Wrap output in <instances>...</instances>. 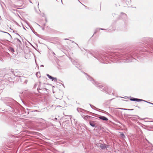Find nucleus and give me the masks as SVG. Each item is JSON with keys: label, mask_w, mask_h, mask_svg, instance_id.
I'll return each instance as SVG.
<instances>
[{"label": "nucleus", "mask_w": 153, "mask_h": 153, "mask_svg": "<svg viewBox=\"0 0 153 153\" xmlns=\"http://www.w3.org/2000/svg\"><path fill=\"white\" fill-rule=\"evenodd\" d=\"M140 51L142 52L140 50H138L121 53L114 52H111L109 53L105 52L100 53L96 52L94 54L90 53L89 54L102 63L107 64L109 63L108 61V59L114 63H127L135 59L134 58L135 56H137V57L140 56V54L139 53Z\"/></svg>", "instance_id": "f257e3e1"}, {"label": "nucleus", "mask_w": 153, "mask_h": 153, "mask_svg": "<svg viewBox=\"0 0 153 153\" xmlns=\"http://www.w3.org/2000/svg\"><path fill=\"white\" fill-rule=\"evenodd\" d=\"M86 77L88 80L90 81L95 86L97 87L98 88L100 89L102 91L105 92L107 94L110 95L111 94L112 91L111 89L108 87L103 88V86H102L101 83H99L97 81H96L90 76L87 75Z\"/></svg>", "instance_id": "f03ea898"}, {"label": "nucleus", "mask_w": 153, "mask_h": 153, "mask_svg": "<svg viewBox=\"0 0 153 153\" xmlns=\"http://www.w3.org/2000/svg\"><path fill=\"white\" fill-rule=\"evenodd\" d=\"M20 107V105L16 101L14 100L13 99L10 98V112H12L14 114H20V110L19 108Z\"/></svg>", "instance_id": "7ed1b4c3"}, {"label": "nucleus", "mask_w": 153, "mask_h": 153, "mask_svg": "<svg viewBox=\"0 0 153 153\" xmlns=\"http://www.w3.org/2000/svg\"><path fill=\"white\" fill-rule=\"evenodd\" d=\"M142 41L143 42L148 44L150 48L146 51H149V49L151 52H153V38L149 37H144L142 39Z\"/></svg>", "instance_id": "20e7f679"}, {"label": "nucleus", "mask_w": 153, "mask_h": 153, "mask_svg": "<svg viewBox=\"0 0 153 153\" xmlns=\"http://www.w3.org/2000/svg\"><path fill=\"white\" fill-rule=\"evenodd\" d=\"M45 85L44 83H42L40 82H39V87L37 88V90L38 91L39 90H41L45 89V90L46 91L47 89L45 88Z\"/></svg>", "instance_id": "39448f33"}, {"label": "nucleus", "mask_w": 153, "mask_h": 153, "mask_svg": "<svg viewBox=\"0 0 153 153\" xmlns=\"http://www.w3.org/2000/svg\"><path fill=\"white\" fill-rule=\"evenodd\" d=\"M2 101L7 106H10V99L8 97H5L2 99Z\"/></svg>", "instance_id": "423d86ee"}, {"label": "nucleus", "mask_w": 153, "mask_h": 153, "mask_svg": "<svg viewBox=\"0 0 153 153\" xmlns=\"http://www.w3.org/2000/svg\"><path fill=\"white\" fill-rule=\"evenodd\" d=\"M11 70V71L10 72V78L11 79V77L13 76L18 77H20V76L18 74V73L15 71H13L12 70Z\"/></svg>", "instance_id": "0eeeda50"}, {"label": "nucleus", "mask_w": 153, "mask_h": 153, "mask_svg": "<svg viewBox=\"0 0 153 153\" xmlns=\"http://www.w3.org/2000/svg\"><path fill=\"white\" fill-rule=\"evenodd\" d=\"M99 147L102 150H105L108 147V146L105 144L100 143Z\"/></svg>", "instance_id": "6e6552de"}, {"label": "nucleus", "mask_w": 153, "mask_h": 153, "mask_svg": "<svg viewBox=\"0 0 153 153\" xmlns=\"http://www.w3.org/2000/svg\"><path fill=\"white\" fill-rule=\"evenodd\" d=\"M46 75H47V76L48 77L49 79H50L52 80V81H54L55 82H57V79L56 78L53 77L52 76H51V75H49V74H46Z\"/></svg>", "instance_id": "1a4fd4ad"}, {"label": "nucleus", "mask_w": 153, "mask_h": 153, "mask_svg": "<svg viewBox=\"0 0 153 153\" xmlns=\"http://www.w3.org/2000/svg\"><path fill=\"white\" fill-rule=\"evenodd\" d=\"M130 100L131 101H136L137 102H140L142 101L141 100V99L136 98L133 97H130Z\"/></svg>", "instance_id": "9d476101"}, {"label": "nucleus", "mask_w": 153, "mask_h": 153, "mask_svg": "<svg viewBox=\"0 0 153 153\" xmlns=\"http://www.w3.org/2000/svg\"><path fill=\"white\" fill-rule=\"evenodd\" d=\"M99 118L104 121H107L108 120L107 118L104 116H100L99 117Z\"/></svg>", "instance_id": "9b49d317"}, {"label": "nucleus", "mask_w": 153, "mask_h": 153, "mask_svg": "<svg viewBox=\"0 0 153 153\" xmlns=\"http://www.w3.org/2000/svg\"><path fill=\"white\" fill-rule=\"evenodd\" d=\"M3 57H7L8 59L10 55L8 53L6 52H4L3 54Z\"/></svg>", "instance_id": "f8f14e48"}, {"label": "nucleus", "mask_w": 153, "mask_h": 153, "mask_svg": "<svg viewBox=\"0 0 153 153\" xmlns=\"http://www.w3.org/2000/svg\"><path fill=\"white\" fill-rule=\"evenodd\" d=\"M120 17L122 19H126L127 18V16L125 13H121Z\"/></svg>", "instance_id": "ddd939ff"}, {"label": "nucleus", "mask_w": 153, "mask_h": 153, "mask_svg": "<svg viewBox=\"0 0 153 153\" xmlns=\"http://www.w3.org/2000/svg\"><path fill=\"white\" fill-rule=\"evenodd\" d=\"M10 77V75L8 74H4L3 77L4 79H8V81H9V78Z\"/></svg>", "instance_id": "4468645a"}, {"label": "nucleus", "mask_w": 153, "mask_h": 153, "mask_svg": "<svg viewBox=\"0 0 153 153\" xmlns=\"http://www.w3.org/2000/svg\"><path fill=\"white\" fill-rule=\"evenodd\" d=\"M35 95L32 94H30L28 96V98L32 100H33L34 99Z\"/></svg>", "instance_id": "2eb2a0df"}, {"label": "nucleus", "mask_w": 153, "mask_h": 153, "mask_svg": "<svg viewBox=\"0 0 153 153\" xmlns=\"http://www.w3.org/2000/svg\"><path fill=\"white\" fill-rule=\"evenodd\" d=\"M89 124L91 126L93 127H94L95 126L94 122L93 121H91L89 122Z\"/></svg>", "instance_id": "dca6fc26"}, {"label": "nucleus", "mask_w": 153, "mask_h": 153, "mask_svg": "<svg viewBox=\"0 0 153 153\" xmlns=\"http://www.w3.org/2000/svg\"><path fill=\"white\" fill-rule=\"evenodd\" d=\"M75 65V66L77 68H78L79 69L80 66L79 65V64H77V63H76V62H72Z\"/></svg>", "instance_id": "f3484780"}, {"label": "nucleus", "mask_w": 153, "mask_h": 153, "mask_svg": "<svg viewBox=\"0 0 153 153\" xmlns=\"http://www.w3.org/2000/svg\"><path fill=\"white\" fill-rule=\"evenodd\" d=\"M99 29V28H97L95 29V32H94V34L91 37L93 36L98 31V30H100Z\"/></svg>", "instance_id": "a211bd4d"}, {"label": "nucleus", "mask_w": 153, "mask_h": 153, "mask_svg": "<svg viewBox=\"0 0 153 153\" xmlns=\"http://www.w3.org/2000/svg\"><path fill=\"white\" fill-rule=\"evenodd\" d=\"M10 52H11L13 54V53L15 52L14 49L11 47H10Z\"/></svg>", "instance_id": "6ab92c4d"}, {"label": "nucleus", "mask_w": 153, "mask_h": 153, "mask_svg": "<svg viewBox=\"0 0 153 153\" xmlns=\"http://www.w3.org/2000/svg\"><path fill=\"white\" fill-rule=\"evenodd\" d=\"M0 32L4 33L7 34V35H10V33H8L6 32L5 31H3L1 29H0Z\"/></svg>", "instance_id": "aec40b11"}, {"label": "nucleus", "mask_w": 153, "mask_h": 153, "mask_svg": "<svg viewBox=\"0 0 153 153\" xmlns=\"http://www.w3.org/2000/svg\"><path fill=\"white\" fill-rule=\"evenodd\" d=\"M120 136L123 138H124L125 137V136L123 132L121 133L120 134Z\"/></svg>", "instance_id": "412c9836"}, {"label": "nucleus", "mask_w": 153, "mask_h": 153, "mask_svg": "<svg viewBox=\"0 0 153 153\" xmlns=\"http://www.w3.org/2000/svg\"><path fill=\"white\" fill-rule=\"evenodd\" d=\"M118 109H122V110H133V109H125V108H119Z\"/></svg>", "instance_id": "4be33fe9"}, {"label": "nucleus", "mask_w": 153, "mask_h": 153, "mask_svg": "<svg viewBox=\"0 0 153 153\" xmlns=\"http://www.w3.org/2000/svg\"><path fill=\"white\" fill-rule=\"evenodd\" d=\"M4 88V86L3 85V84H2L1 86H0V90H2Z\"/></svg>", "instance_id": "5701e85b"}, {"label": "nucleus", "mask_w": 153, "mask_h": 153, "mask_svg": "<svg viewBox=\"0 0 153 153\" xmlns=\"http://www.w3.org/2000/svg\"><path fill=\"white\" fill-rule=\"evenodd\" d=\"M131 2V0H126V3L127 4H129Z\"/></svg>", "instance_id": "b1692460"}, {"label": "nucleus", "mask_w": 153, "mask_h": 153, "mask_svg": "<svg viewBox=\"0 0 153 153\" xmlns=\"http://www.w3.org/2000/svg\"><path fill=\"white\" fill-rule=\"evenodd\" d=\"M3 74L2 73V71H1V70H0V75L1 76H0V77H1L3 76Z\"/></svg>", "instance_id": "393cba45"}, {"label": "nucleus", "mask_w": 153, "mask_h": 153, "mask_svg": "<svg viewBox=\"0 0 153 153\" xmlns=\"http://www.w3.org/2000/svg\"><path fill=\"white\" fill-rule=\"evenodd\" d=\"M9 113H5L4 116L6 117H8L9 116Z\"/></svg>", "instance_id": "a878e982"}, {"label": "nucleus", "mask_w": 153, "mask_h": 153, "mask_svg": "<svg viewBox=\"0 0 153 153\" xmlns=\"http://www.w3.org/2000/svg\"><path fill=\"white\" fill-rule=\"evenodd\" d=\"M141 100H142L141 101H144V102H147V103H148V102H148L147 101H146V100H142V99H141Z\"/></svg>", "instance_id": "bb28decb"}, {"label": "nucleus", "mask_w": 153, "mask_h": 153, "mask_svg": "<svg viewBox=\"0 0 153 153\" xmlns=\"http://www.w3.org/2000/svg\"><path fill=\"white\" fill-rule=\"evenodd\" d=\"M17 39L19 42H20V43H21V41L19 39Z\"/></svg>", "instance_id": "cd10ccee"}, {"label": "nucleus", "mask_w": 153, "mask_h": 153, "mask_svg": "<svg viewBox=\"0 0 153 153\" xmlns=\"http://www.w3.org/2000/svg\"><path fill=\"white\" fill-rule=\"evenodd\" d=\"M99 30H106V29H105L102 28H99Z\"/></svg>", "instance_id": "c85d7f7f"}, {"label": "nucleus", "mask_w": 153, "mask_h": 153, "mask_svg": "<svg viewBox=\"0 0 153 153\" xmlns=\"http://www.w3.org/2000/svg\"><path fill=\"white\" fill-rule=\"evenodd\" d=\"M150 152V153H153V149H151V151Z\"/></svg>", "instance_id": "c756f323"}, {"label": "nucleus", "mask_w": 153, "mask_h": 153, "mask_svg": "<svg viewBox=\"0 0 153 153\" xmlns=\"http://www.w3.org/2000/svg\"><path fill=\"white\" fill-rule=\"evenodd\" d=\"M6 146L8 148H9L10 147V146H9V144H8L7 145H6Z\"/></svg>", "instance_id": "7c9ffc66"}, {"label": "nucleus", "mask_w": 153, "mask_h": 153, "mask_svg": "<svg viewBox=\"0 0 153 153\" xmlns=\"http://www.w3.org/2000/svg\"><path fill=\"white\" fill-rule=\"evenodd\" d=\"M134 116V115H130V114H128V116Z\"/></svg>", "instance_id": "2f4dec72"}, {"label": "nucleus", "mask_w": 153, "mask_h": 153, "mask_svg": "<svg viewBox=\"0 0 153 153\" xmlns=\"http://www.w3.org/2000/svg\"><path fill=\"white\" fill-rule=\"evenodd\" d=\"M148 103H149V104H150L153 105V103H152V102H148Z\"/></svg>", "instance_id": "473e14b6"}, {"label": "nucleus", "mask_w": 153, "mask_h": 153, "mask_svg": "<svg viewBox=\"0 0 153 153\" xmlns=\"http://www.w3.org/2000/svg\"><path fill=\"white\" fill-rule=\"evenodd\" d=\"M89 105H90V106L91 107V108H93V109H94V108L92 107L93 105H92L91 104H89Z\"/></svg>", "instance_id": "72a5a7b5"}, {"label": "nucleus", "mask_w": 153, "mask_h": 153, "mask_svg": "<svg viewBox=\"0 0 153 153\" xmlns=\"http://www.w3.org/2000/svg\"><path fill=\"white\" fill-rule=\"evenodd\" d=\"M2 83V81H0V84H1Z\"/></svg>", "instance_id": "f704fd0d"}, {"label": "nucleus", "mask_w": 153, "mask_h": 153, "mask_svg": "<svg viewBox=\"0 0 153 153\" xmlns=\"http://www.w3.org/2000/svg\"><path fill=\"white\" fill-rule=\"evenodd\" d=\"M57 120V118H55L54 119V121H55L56 120Z\"/></svg>", "instance_id": "c9c22d12"}, {"label": "nucleus", "mask_w": 153, "mask_h": 153, "mask_svg": "<svg viewBox=\"0 0 153 153\" xmlns=\"http://www.w3.org/2000/svg\"><path fill=\"white\" fill-rule=\"evenodd\" d=\"M41 67H44V65H41V66H40Z\"/></svg>", "instance_id": "e433bc0d"}, {"label": "nucleus", "mask_w": 153, "mask_h": 153, "mask_svg": "<svg viewBox=\"0 0 153 153\" xmlns=\"http://www.w3.org/2000/svg\"><path fill=\"white\" fill-rule=\"evenodd\" d=\"M25 113H27V114H29V112H26V111H25Z\"/></svg>", "instance_id": "4c0bfd02"}, {"label": "nucleus", "mask_w": 153, "mask_h": 153, "mask_svg": "<svg viewBox=\"0 0 153 153\" xmlns=\"http://www.w3.org/2000/svg\"><path fill=\"white\" fill-rule=\"evenodd\" d=\"M92 107H93V108H96L94 106H93V105L92 106Z\"/></svg>", "instance_id": "58836bf2"}, {"label": "nucleus", "mask_w": 153, "mask_h": 153, "mask_svg": "<svg viewBox=\"0 0 153 153\" xmlns=\"http://www.w3.org/2000/svg\"><path fill=\"white\" fill-rule=\"evenodd\" d=\"M36 84H35L34 85V86L35 87H36Z\"/></svg>", "instance_id": "ea45409f"}, {"label": "nucleus", "mask_w": 153, "mask_h": 153, "mask_svg": "<svg viewBox=\"0 0 153 153\" xmlns=\"http://www.w3.org/2000/svg\"><path fill=\"white\" fill-rule=\"evenodd\" d=\"M45 21H46V22H47V20L46 18L45 19Z\"/></svg>", "instance_id": "a19ab883"}, {"label": "nucleus", "mask_w": 153, "mask_h": 153, "mask_svg": "<svg viewBox=\"0 0 153 153\" xmlns=\"http://www.w3.org/2000/svg\"><path fill=\"white\" fill-rule=\"evenodd\" d=\"M114 15H115V13H114V14H112V15L114 16Z\"/></svg>", "instance_id": "79ce46f5"}, {"label": "nucleus", "mask_w": 153, "mask_h": 153, "mask_svg": "<svg viewBox=\"0 0 153 153\" xmlns=\"http://www.w3.org/2000/svg\"><path fill=\"white\" fill-rule=\"evenodd\" d=\"M61 2H62V4H63L62 0H61Z\"/></svg>", "instance_id": "37998d69"}, {"label": "nucleus", "mask_w": 153, "mask_h": 153, "mask_svg": "<svg viewBox=\"0 0 153 153\" xmlns=\"http://www.w3.org/2000/svg\"><path fill=\"white\" fill-rule=\"evenodd\" d=\"M76 45H77V46H78V47H79L78 45L77 44H76Z\"/></svg>", "instance_id": "c03bdc74"}, {"label": "nucleus", "mask_w": 153, "mask_h": 153, "mask_svg": "<svg viewBox=\"0 0 153 153\" xmlns=\"http://www.w3.org/2000/svg\"><path fill=\"white\" fill-rule=\"evenodd\" d=\"M38 73H37L36 74V75L37 76V74H38Z\"/></svg>", "instance_id": "a18cd8bd"}, {"label": "nucleus", "mask_w": 153, "mask_h": 153, "mask_svg": "<svg viewBox=\"0 0 153 153\" xmlns=\"http://www.w3.org/2000/svg\"><path fill=\"white\" fill-rule=\"evenodd\" d=\"M114 99V98H112V99H111V100H113Z\"/></svg>", "instance_id": "49530a36"}, {"label": "nucleus", "mask_w": 153, "mask_h": 153, "mask_svg": "<svg viewBox=\"0 0 153 153\" xmlns=\"http://www.w3.org/2000/svg\"><path fill=\"white\" fill-rule=\"evenodd\" d=\"M112 94H113V95H114V93H112Z\"/></svg>", "instance_id": "de8ad7c7"}, {"label": "nucleus", "mask_w": 153, "mask_h": 153, "mask_svg": "<svg viewBox=\"0 0 153 153\" xmlns=\"http://www.w3.org/2000/svg\"><path fill=\"white\" fill-rule=\"evenodd\" d=\"M7 27H9V26L8 25H7Z\"/></svg>", "instance_id": "09e8293b"}, {"label": "nucleus", "mask_w": 153, "mask_h": 153, "mask_svg": "<svg viewBox=\"0 0 153 153\" xmlns=\"http://www.w3.org/2000/svg\"><path fill=\"white\" fill-rule=\"evenodd\" d=\"M10 36L11 38H12V36H11V35H10Z\"/></svg>", "instance_id": "8fccbe9b"}, {"label": "nucleus", "mask_w": 153, "mask_h": 153, "mask_svg": "<svg viewBox=\"0 0 153 153\" xmlns=\"http://www.w3.org/2000/svg\"><path fill=\"white\" fill-rule=\"evenodd\" d=\"M39 93H41V92H40V91H39Z\"/></svg>", "instance_id": "3c124183"}, {"label": "nucleus", "mask_w": 153, "mask_h": 153, "mask_svg": "<svg viewBox=\"0 0 153 153\" xmlns=\"http://www.w3.org/2000/svg\"><path fill=\"white\" fill-rule=\"evenodd\" d=\"M53 54H55V53L54 52H53Z\"/></svg>", "instance_id": "603ef678"}, {"label": "nucleus", "mask_w": 153, "mask_h": 153, "mask_svg": "<svg viewBox=\"0 0 153 153\" xmlns=\"http://www.w3.org/2000/svg\"><path fill=\"white\" fill-rule=\"evenodd\" d=\"M64 86V85L63 84H62Z\"/></svg>", "instance_id": "864d4df0"}, {"label": "nucleus", "mask_w": 153, "mask_h": 153, "mask_svg": "<svg viewBox=\"0 0 153 153\" xmlns=\"http://www.w3.org/2000/svg\"><path fill=\"white\" fill-rule=\"evenodd\" d=\"M9 48H8V49L9 50Z\"/></svg>", "instance_id": "5fc2aeb1"}, {"label": "nucleus", "mask_w": 153, "mask_h": 153, "mask_svg": "<svg viewBox=\"0 0 153 153\" xmlns=\"http://www.w3.org/2000/svg\"><path fill=\"white\" fill-rule=\"evenodd\" d=\"M31 30H32V31H33V30H32V29H31Z\"/></svg>", "instance_id": "6e6d98bb"}, {"label": "nucleus", "mask_w": 153, "mask_h": 153, "mask_svg": "<svg viewBox=\"0 0 153 153\" xmlns=\"http://www.w3.org/2000/svg\"><path fill=\"white\" fill-rule=\"evenodd\" d=\"M31 30H32V31H33V30H32V29H31Z\"/></svg>", "instance_id": "4d7b16f0"}, {"label": "nucleus", "mask_w": 153, "mask_h": 153, "mask_svg": "<svg viewBox=\"0 0 153 153\" xmlns=\"http://www.w3.org/2000/svg\"><path fill=\"white\" fill-rule=\"evenodd\" d=\"M65 40H67V39H65Z\"/></svg>", "instance_id": "13d9d810"}, {"label": "nucleus", "mask_w": 153, "mask_h": 153, "mask_svg": "<svg viewBox=\"0 0 153 153\" xmlns=\"http://www.w3.org/2000/svg\"><path fill=\"white\" fill-rule=\"evenodd\" d=\"M39 4L38 3V6H39Z\"/></svg>", "instance_id": "bf43d9fd"}, {"label": "nucleus", "mask_w": 153, "mask_h": 153, "mask_svg": "<svg viewBox=\"0 0 153 153\" xmlns=\"http://www.w3.org/2000/svg\"><path fill=\"white\" fill-rule=\"evenodd\" d=\"M10 114H12V113H10Z\"/></svg>", "instance_id": "052dcab7"}, {"label": "nucleus", "mask_w": 153, "mask_h": 153, "mask_svg": "<svg viewBox=\"0 0 153 153\" xmlns=\"http://www.w3.org/2000/svg\"><path fill=\"white\" fill-rule=\"evenodd\" d=\"M10 114H12V113H10Z\"/></svg>", "instance_id": "680f3d73"}, {"label": "nucleus", "mask_w": 153, "mask_h": 153, "mask_svg": "<svg viewBox=\"0 0 153 153\" xmlns=\"http://www.w3.org/2000/svg\"><path fill=\"white\" fill-rule=\"evenodd\" d=\"M73 42H74L73 41Z\"/></svg>", "instance_id": "e2e57ef3"}, {"label": "nucleus", "mask_w": 153, "mask_h": 153, "mask_svg": "<svg viewBox=\"0 0 153 153\" xmlns=\"http://www.w3.org/2000/svg\"><path fill=\"white\" fill-rule=\"evenodd\" d=\"M0 76H1V75H0Z\"/></svg>", "instance_id": "0e129e2a"}, {"label": "nucleus", "mask_w": 153, "mask_h": 153, "mask_svg": "<svg viewBox=\"0 0 153 153\" xmlns=\"http://www.w3.org/2000/svg\"><path fill=\"white\" fill-rule=\"evenodd\" d=\"M56 1H57V0H56Z\"/></svg>", "instance_id": "69168bd1"}]
</instances>
